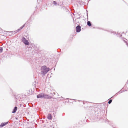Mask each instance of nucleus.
<instances>
[{"instance_id": "f3484780", "label": "nucleus", "mask_w": 128, "mask_h": 128, "mask_svg": "<svg viewBox=\"0 0 128 128\" xmlns=\"http://www.w3.org/2000/svg\"><path fill=\"white\" fill-rule=\"evenodd\" d=\"M113 32H113V31H112H112H111V33H112V32H113Z\"/></svg>"}, {"instance_id": "423d86ee", "label": "nucleus", "mask_w": 128, "mask_h": 128, "mask_svg": "<svg viewBox=\"0 0 128 128\" xmlns=\"http://www.w3.org/2000/svg\"><path fill=\"white\" fill-rule=\"evenodd\" d=\"M53 3L54 4L55 6H57V5H58L59 4L61 5L62 4H63V2H60V3H58H58L55 1H54L53 2Z\"/></svg>"}, {"instance_id": "f257e3e1", "label": "nucleus", "mask_w": 128, "mask_h": 128, "mask_svg": "<svg viewBox=\"0 0 128 128\" xmlns=\"http://www.w3.org/2000/svg\"><path fill=\"white\" fill-rule=\"evenodd\" d=\"M50 70L49 68H47L46 66H43L41 68L40 73L42 74L45 75Z\"/></svg>"}, {"instance_id": "1a4fd4ad", "label": "nucleus", "mask_w": 128, "mask_h": 128, "mask_svg": "<svg viewBox=\"0 0 128 128\" xmlns=\"http://www.w3.org/2000/svg\"><path fill=\"white\" fill-rule=\"evenodd\" d=\"M25 26V24H24L20 28V29L18 30H17L16 31V32H18L20 30H21L24 26Z\"/></svg>"}, {"instance_id": "6e6552de", "label": "nucleus", "mask_w": 128, "mask_h": 128, "mask_svg": "<svg viewBox=\"0 0 128 128\" xmlns=\"http://www.w3.org/2000/svg\"><path fill=\"white\" fill-rule=\"evenodd\" d=\"M47 118L49 120H52V116L51 114H48L47 117Z\"/></svg>"}, {"instance_id": "7ed1b4c3", "label": "nucleus", "mask_w": 128, "mask_h": 128, "mask_svg": "<svg viewBox=\"0 0 128 128\" xmlns=\"http://www.w3.org/2000/svg\"><path fill=\"white\" fill-rule=\"evenodd\" d=\"M81 30V27L80 26L78 25L76 27V32H79Z\"/></svg>"}, {"instance_id": "9b49d317", "label": "nucleus", "mask_w": 128, "mask_h": 128, "mask_svg": "<svg viewBox=\"0 0 128 128\" xmlns=\"http://www.w3.org/2000/svg\"><path fill=\"white\" fill-rule=\"evenodd\" d=\"M87 24L89 26H91V22L90 21H88L87 22Z\"/></svg>"}, {"instance_id": "a211bd4d", "label": "nucleus", "mask_w": 128, "mask_h": 128, "mask_svg": "<svg viewBox=\"0 0 128 128\" xmlns=\"http://www.w3.org/2000/svg\"><path fill=\"white\" fill-rule=\"evenodd\" d=\"M64 7V6H62V7Z\"/></svg>"}, {"instance_id": "ddd939ff", "label": "nucleus", "mask_w": 128, "mask_h": 128, "mask_svg": "<svg viewBox=\"0 0 128 128\" xmlns=\"http://www.w3.org/2000/svg\"><path fill=\"white\" fill-rule=\"evenodd\" d=\"M112 100L111 99H110L109 100L108 102V103L110 104L112 102Z\"/></svg>"}, {"instance_id": "dca6fc26", "label": "nucleus", "mask_w": 128, "mask_h": 128, "mask_svg": "<svg viewBox=\"0 0 128 128\" xmlns=\"http://www.w3.org/2000/svg\"><path fill=\"white\" fill-rule=\"evenodd\" d=\"M113 33H114V34H116V32H113Z\"/></svg>"}, {"instance_id": "0eeeda50", "label": "nucleus", "mask_w": 128, "mask_h": 128, "mask_svg": "<svg viewBox=\"0 0 128 128\" xmlns=\"http://www.w3.org/2000/svg\"><path fill=\"white\" fill-rule=\"evenodd\" d=\"M8 123V122H6L2 123L0 125V127H2L3 126H5Z\"/></svg>"}, {"instance_id": "4468645a", "label": "nucleus", "mask_w": 128, "mask_h": 128, "mask_svg": "<svg viewBox=\"0 0 128 128\" xmlns=\"http://www.w3.org/2000/svg\"><path fill=\"white\" fill-rule=\"evenodd\" d=\"M125 43H126V45L128 47V43L126 41H125Z\"/></svg>"}, {"instance_id": "f03ea898", "label": "nucleus", "mask_w": 128, "mask_h": 128, "mask_svg": "<svg viewBox=\"0 0 128 128\" xmlns=\"http://www.w3.org/2000/svg\"><path fill=\"white\" fill-rule=\"evenodd\" d=\"M22 42L26 45H28L29 43L28 41L24 37L22 38Z\"/></svg>"}, {"instance_id": "39448f33", "label": "nucleus", "mask_w": 128, "mask_h": 128, "mask_svg": "<svg viewBox=\"0 0 128 128\" xmlns=\"http://www.w3.org/2000/svg\"><path fill=\"white\" fill-rule=\"evenodd\" d=\"M37 97L38 98H43V94L41 93L38 95Z\"/></svg>"}, {"instance_id": "2eb2a0df", "label": "nucleus", "mask_w": 128, "mask_h": 128, "mask_svg": "<svg viewBox=\"0 0 128 128\" xmlns=\"http://www.w3.org/2000/svg\"><path fill=\"white\" fill-rule=\"evenodd\" d=\"M122 92V90L121 91V92H120V91H119L118 93H117L116 94H120L121 92Z\"/></svg>"}, {"instance_id": "f8f14e48", "label": "nucleus", "mask_w": 128, "mask_h": 128, "mask_svg": "<svg viewBox=\"0 0 128 128\" xmlns=\"http://www.w3.org/2000/svg\"><path fill=\"white\" fill-rule=\"evenodd\" d=\"M3 49L2 47H0V53L2 52Z\"/></svg>"}, {"instance_id": "9d476101", "label": "nucleus", "mask_w": 128, "mask_h": 128, "mask_svg": "<svg viewBox=\"0 0 128 128\" xmlns=\"http://www.w3.org/2000/svg\"><path fill=\"white\" fill-rule=\"evenodd\" d=\"M17 107L16 106L14 107V109H13V111L12 112V113H15L17 109Z\"/></svg>"}, {"instance_id": "20e7f679", "label": "nucleus", "mask_w": 128, "mask_h": 128, "mask_svg": "<svg viewBox=\"0 0 128 128\" xmlns=\"http://www.w3.org/2000/svg\"><path fill=\"white\" fill-rule=\"evenodd\" d=\"M52 98V96H49V95L43 94V98Z\"/></svg>"}]
</instances>
